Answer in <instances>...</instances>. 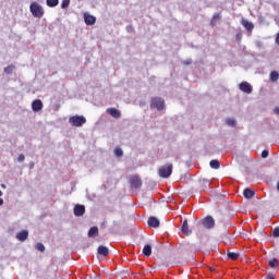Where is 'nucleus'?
Returning a JSON list of instances; mask_svg holds the SVG:
<instances>
[{
	"label": "nucleus",
	"mask_w": 279,
	"mask_h": 279,
	"mask_svg": "<svg viewBox=\"0 0 279 279\" xmlns=\"http://www.w3.org/2000/svg\"><path fill=\"white\" fill-rule=\"evenodd\" d=\"M29 10L35 19H43L45 16V9L38 2H32Z\"/></svg>",
	"instance_id": "f257e3e1"
},
{
	"label": "nucleus",
	"mask_w": 279,
	"mask_h": 279,
	"mask_svg": "<svg viewBox=\"0 0 279 279\" xmlns=\"http://www.w3.org/2000/svg\"><path fill=\"white\" fill-rule=\"evenodd\" d=\"M171 173H173V163H167L165 166H161L158 170L159 178H171Z\"/></svg>",
	"instance_id": "f03ea898"
},
{
	"label": "nucleus",
	"mask_w": 279,
	"mask_h": 279,
	"mask_svg": "<svg viewBox=\"0 0 279 279\" xmlns=\"http://www.w3.org/2000/svg\"><path fill=\"white\" fill-rule=\"evenodd\" d=\"M69 123L72 128H82L86 123V118L84 116H72L69 119Z\"/></svg>",
	"instance_id": "7ed1b4c3"
},
{
	"label": "nucleus",
	"mask_w": 279,
	"mask_h": 279,
	"mask_svg": "<svg viewBox=\"0 0 279 279\" xmlns=\"http://www.w3.org/2000/svg\"><path fill=\"white\" fill-rule=\"evenodd\" d=\"M150 108H156L157 110H165V99L160 97H155L150 100Z\"/></svg>",
	"instance_id": "20e7f679"
},
{
	"label": "nucleus",
	"mask_w": 279,
	"mask_h": 279,
	"mask_svg": "<svg viewBox=\"0 0 279 279\" xmlns=\"http://www.w3.org/2000/svg\"><path fill=\"white\" fill-rule=\"evenodd\" d=\"M130 186L131 189H141V186H143V181L141 180V177L138 175L131 177Z\"/></svg>",
	"instance_id": "39448f33"
},
{
	"label": "nucleus",
	"mask_w": 279,
	"mask_h": 279,
	"mask_svg": "<svg viewBox=\"0 0 279 279\" xmlns=\"http://www.w3.org/2000/svg\"><path fill=\"white\" fill-rule=\"evenodd\" d=\"M202 225L204 228H207V230H211V228H215V218L207 216L202 220Z\"/></svg>",
	"instance_id": "423d86ee"
},
{
	"label": "nucleus",
	"mask_w": 279,
	"mask_h": 279,
	"mask_svg": "<svg viewBox=\"0 0 279 279\" xmlns=\"http://www.w3.org/2000/svg\"><path fill=\"white\" fill-rule=\"evenodd\" d=\"M83 17H84L85 24H87V25H95V23H97V17H95V15H92L88 12H85L83 14Z\"/></svg>",
	"instance_id": "0eeeda50"
},
{
	"label": "nucleus",
	"mask_w": 279,
	"mask_h": 279,
	"mask_svg": "<svg viewBox=\"0 0 279 279\" xmlns=\"http://www.w3.org/2000/svg\"><path fill=\"white\" fill-rule=\"evenodd\" d=\"M240 90H242V93H246L247 95L252 94V85L247 82H242L239 85Z\"/></svg>",
	"instance_id": "6e6552de"
},
{
	"label": "nucleus",
	"mask_w": 279,
	"mask_h": 279,
	"mask_svg": "<svg viewBox=\"0 0 279 279\" xmlns=\"http://www.w3.org/2000/svg\"><path fill=\"white\" fill-rule=\"evenodd\" d=\"M43 100L36 99L32 102V110L33 112H40L43 110Z\"/></svg>",
	"instance_id": "1a4fd4ad"
},
{
	"label": "nucleus",
	"mask_w": 279,
	"mask_h": 279,
	"mask_svg": "<svg viewBox=\"0 0 279 279\" xmlns=\"http://www.w3.org/2000/svg\"><path fill=\"white\" fill-rule=\"evenodd\" d=\"M85 213H86V207L84 205H76L74 207L75 217H84Z\"/></svg>",
	"instance_id": "9d476101"
},
{
	"label": "nucleus",
	"mask_w": 279,
	"mask_h": 279,
	"mask_svg": "<svg viewBox=\"0 0 279 279\" xmlns=\"http://www.w3.org/2000/svg\"><path fill=\"white\" fill-rule=\"evenodd\" d=\"M107 114H110L113 119H121V111H119L117 108H108Z\"/></svg>",
	"instance_id": "9b49d317"
},
{
	"label": "nucleus",
	"mask_w": 279,
	"mask_h": 279,
	"mask_svg": "<svg viewBox=\"0 0 279 279\" xmlns=\"http://www.w3.org/2000/svg\"><path fill=\"white\" fill-rule=\"evenodd\" d=\"M148 226L149 228H159L160 227V220L154 216L148 218Z\"/></svg>",
	"instance_id": "f8f14e48"
},
{
	"label": "nucleus",
	"mask_w": 279,
	"mask_h": 279,
	"mask_svg": "<svg viewBox=\"0 0 279 279\" xmlns=\"http://www.w3.org/2000/svg\"><path fill=\"white\" fill-rule=\"evenodd\" d=\"M29 232L27 230H22L16 234L17 241H27Z\"/></svg>",
	"instance_id": "ddd939ff"
},
{
	"label": "nucleus",
	"mask_w": 279,
	"mask_h": 279,
	"mask_svg": "<svg viewBox=\"0 0 279 279\" xmlns=\"http://www.w3.org/2000/svg\"><path fill=\"white\" fill-rule=\"evenodd\" d=\"M88 236H89V239H95L96 236H99V228L98 227H92L88 230Z\"/></svg>",
	"instance_id": "4468645a"
},
{
	"label": "nucleus",
	"mask_w": 279,
	"mask_h": 279,
	"mask_svg": "<svg viewBox=\"0 0 279 279\" xmlns=\"http://www.w3.org/2000/svg\"><path fill=\"white\" fill-rule=\"evenodd\" d=\"M181 232H183V234H185V236H189L191 234V230L189 229V221L184 220L183 225L181 227Z\"/></svg>",
	"instance_id": "2eb2a0df"
},
{
	"label": "nucleus",
	"mask_w": 279,
	"mask_h": 279,
	"mask_svg": "<svg viewBox=\"0 0 279 279\" xmlns=\"http://www.w3.org/2000/svg\"><path fill=\"white\" fill-rule=\"evenodd\" d=\"M97 253L100 254V256H108L110 254V251L108 250V247L100 245L97 248Z\"/></svg>",
	"instance_id": "dca6fc26"
},
{
	"label": "nucleus",
	"mask_w": 279,
	"mask_h": 279,
	"mask_svg": "<svg viewBox=\"0 0 279 279\" xmlns=\"http://www.w3.org/2000/svg\"><path fill=\"white\" fill-rule=\"evenodd\" d=\"M243 195L246 199H252V197L256 195V192L252 191L251 189H245Z\"/></svg>",
	"instance_id": "f3484780"
},
{
	"label": "nucleus",
	"mask_w": 279,
	"mask_h": 279,
	"mask_svg": "<svg viewBox=\"0 0 279 279\" xmlns=\"http://www.w3.org/2000/svg\"><path fill=\"white\" fill-rule=\"evenodd\" d=\"M242 25L247 29V32H252V29H254V24L247 20H242Z\"/></svg>",
	"instance_id": "a211bd4d"
},
{
	"label": "nucleus",
	"mask_w": 279,
	"mask_h": 279,
	"mask_svg": "<svg viewBox=\"0 0 279 279\" xmlns=\"http://www.w3.org/2000/svg\"><path fill=\"white\" fill-rule=\"evenodd\" d=\"M60 3V0H46V4L48 8H56Z\"/></svg>",
	"instance_id": "6ab92c4d"
},
{
	"label": "nucleus",
	"mask_w": 279,
	"mask_h": 279,
	"mask_svg": "<svg viewBox=\"0 0 279 279\" xmlns=\"http://www.w3.org/2000/svg\"><path fill=\"white\" fill-rule=\"evenodd\" d=\"M209 167L211 169H219V167H221V162H219V160L217 159H213L210 162H209Z\"/></svg>",
	"instance_id": "aec40b11"
},
{
	"label": "nucleus",
	"mask_w": 279,
	"mask_h": 279,
	"mask_svg": "<svg viewBox=\"0 0 279 279\" xmlns=\"http://www.w3.org/2000/svg\"><path fill=\"white\" fill-rule=\"evenodd\" d=\"M143 254H144V256H151V245L146 244L143 247Z\"/></svg>",
	"instance_id": "412c9836"
},
{
	"label": "nucleus",
	"mask_w": 279,
	"mask_h": 279,
	"mask_svg": "<svg viewBox=\"0 0 279 279\" xmlns=\"http://www.w3.org/2000/svg\"><path fill=\"white\" fill-rule=\"evenodd\" d=\"M228 258H230L231 260H238L240 254L239 253H234V252H228L227 253Z\"/></svg>",
	"instance_id": "4be33fe9"
},
{
	"label": "nucleus",
	"mask_w": 279,
	"mask_h": 279,
	"mask_svg": "<svg viewBox=\"0 0 279 279\" xmlns=\"http://www.w3.org/2000/svg\"><path fill=\"white\" fill-rule=\"evenodd\" d=\"M227 125H229V128H236V120L229 118L226 120Z\"/></svg>",
	"instance_id": "5701e85b"
},
{
	"label": "nucleus",
	"mask_w": 279,
	"mask_h": 279,
	"mask_svg": "<svg viewBox=\"0 0 279 279\" xmlns=\"http://www.w3.org/2000/svg\"><path fill=\"white\" fill-rule=\"evenodd\" d=\"M278 80H279V73H278V71H272V72L270 73V81L277 82Z\"/></svg>",
	"instance_id": "b1692460"
},
{
	"label": "nucleus",
	"mask_w": 279,
	"mask_h": 279,
	"mask_svg": "<svg viewBox=\"0 0 279 279\" xmlns=\"http://www.w3.org/2000/svg\"><path fill=\"white\" fill-rule=\"evenodd\" d=\"M268 265L269 267H271V269H276V267H278V259L277 258L270 259Z\"/></svg>",
	"instance_id": "393cba45"
},
{
	"label": "nucleus",
	"mask_w": 279,
	"mask_h": 279,
	"mask_svg": "<svg viewBox=\"0 0 279 279\" xmlns=\"http://www.w3.org/2000/svg\"><path fill=\"white\" fill-rule=\"evenodd\" d=\"M219 19H221V15H220L219 13L214 14L210 24H211L213 26L217 25V21H219Z\"/></svg>",
	"instance_id": "a878e982"
},
{
	"label": "nucleus",
	"mask_w": 279,
	"mask_h": 279,
	"mask_svg": "<svg viewBox=\"0 0 279 279\" xmlns=\"http://www.w3.org/2000/svg\"><path fill=\"white\" fill-rule=\"evenodd\" d=\"M14 69V65H8L7 68H4V73H7L8 75H12Z\"/></svg>",
	"instance_id": "bb28decb"
},
{
	"label": "nucleus",
	"mask_w": 279,
	"mask_h": 279,
	"mask_svg": "<svg viewBox=\"0 0 279 279\" xmlns=\"http://www.w3.org/2000/svg\"><path fill=\"white\" fill-rule=\"evenodd\" d=\"M69 5H71V0H62V2H61L62 10H66V8H69Z\"/></svg>",
	"instance_id": "cd10ccee"
},
{
	"label": "nucleus",
	"mask_w": 279,
	"mask_h": 279,
	"mask_svg": "<svg viewBox=\"0 0 279 279\" xmlns=\"http://www.w3.org/2000/svg\"><path fill=\"white\" fill-rule=\"evenodd\" d=\"M114 155H116L118 158H121V156H123V149H121V148H116V149H114Z\"/></svg>",
	"instance_id": "c85d7f7f"
},
{
	"label": "nucleus",
	"mask_w": 279,
	"mask_h": 279,
	"mask_svg": "<svg viewBox=\"0 0 279 279\" xmlns=\"http://www.w3.org/2000/svg\"><path fill=\"white\" fill-rule=\"evenodd\" d=\"M36 250H38V252H45V244L44 243H37L36 244Z\"/></svg>",
	"instance_id": "c756f323"
},
{
	"label": "nucleus",
	"mask_w": 279,
	"mask_h": 279,
	"mask_svg": "<svg viewBox=\"0 0 279 279\" xmlns=\"http://www.w3.org/2000/svg\"><path fill=\"white\" fill-rule=\"evenodd\" d=\"M272 236L278 238L279 236V227H276L272 231Z\"/></svg>",
	"instance_id": "7c9ffc66"
},
{
	"label": "nucleus",
	"mask_w": 279,
	"mask_h": 279,
	"mask_svg": "<svg viewBox=\"0 0 279 279\" xmlns=\"http://www.w3.org/2000/svg\"><path fill=\"white\" fill-rule=\"evenodd\" d=\"M268 157H269V150H263L262 158H268Z\"/></svg>",
	"instance_id": "2f4dec72"
},
{
	"label": "nucleus",
	"mask_w": 279,
	"mask_h": 279,
	"mask_svg": "<svg viewBox=\"0 0 279 279\" xmlns=\"http://www.w3.org/2000/svg\"><path fill=\"white\" fill-rule=\"evenodd\" d=\"M126 32H129V34L134 33V26L132 25L126 26Z\"/></svg>",
	"instance_id": "473e14b6"
},
{
	"label": "nucleus",
	"mask_w": 279,
	"mask_h": 279,
	"mask_svg": "<svg viewBox=\"0 0 279 279\" xmlns=\"http://www.w3.org/2000/svg\"><path fill=\"white\" fill-rule=\"evenodd\" d=\"M17 160H19V162H23L24 160H25V155H20L19 157H17Z\"/></svg>",
	"instance_id": "72a5a7b5"
},
{
	"label": "nucleus",
	"mask_w": 279,
	"mask_h": 279,
	"mask_svg": "<svg viewBox=\"0 0 279 279\" xmlns=\"http://www.w3.org/2000/svg\"><path fill=\"white\" fill-rule=\"evenodd\" d=\"M266 279H276V277H274V275H268Z\"/></svg>",
	"instance_id": "f704fd0d"
},
{
	"label": "nucleus",
	"mask_w": 279,
	"mask_h": 279,
	"mask_svg": "<svg viewBox=\"0 0 279 279\" xmlns=\"http://www.w3.org/2000/svg\"><path fill=\"white\" fill-rule=\"evenodd\" d=\"M236 40H241V35L240 34L236 35Z\"/></svg>",
	"instance_id": "c9c22d12"
},
{
	"label": "nucleus",
	"mask_w": 279,
	"mask_h": 279,
	"mask_svg": "<svg viewBox=\"0 0 279 279\" xmlns=\"http://www.w3.org/2000/svg\"><path fill=\"white\" fill-rule=\"evenodd\" d=\"M191 60L184 61V64H191Z\"/></svg>",
	"instance_id": "e433bc0d"
},
{
	"label": "nucleus",
	"mask_w": 279,
	"mask_h": 279,
	"mask_svg": "<svg viewBox=\"0 0 279 279\" xmlns=\"http://www.w3.org/2000/svg\"><path fill=\"white\" fill-rule=\"evenodd\" d=\"M0 206H3V198H0Z\"/></svg>",
	"instance_id": "4c0bfd02"
},
{
	"label": "nucleus",
	"mask_w": 279,
	"mask_h": 279,
	"mask_svg": "<svg viewBox=\"0 0 279 279\" xmlns=\"http://www.w3.org/2000/svg\"><path fill=\"white\" fill-rule=\"evenodd\" d=\"M31 169H34V163H31V167H29Z\"/></svg>",
	"instance_id": "58836bf2"
},
{
	"label": "nucleus",
	"mask_w": 279,
	"mask_h": 279,
	"mask_svg": "<svg viewBox=\"0 0 279 279\" xmlns=\"http://www.w3.org/2000/svg\"><path fill=\"white\" fill-rule=\"evenodd\" d=\"M3 195V192L0 190V197Z\"/></svg>",
	"instance_id": "ea45409f"
},
{
	"label": "nucleus",
	"mask_w": 279,
	"mask_h": 279,
	"mask_svg": "<svg viewBox=\"0 0 279 279\" xmlns=\"http://www.w3.org/2000/svg\"><path fill=\"white\" fill-rule=\"evenodd\" d=\"M1 187H2V189H5V184H2Z\"/></svg>",
	"instance_id": "a19ab883"
}]
</instances>
